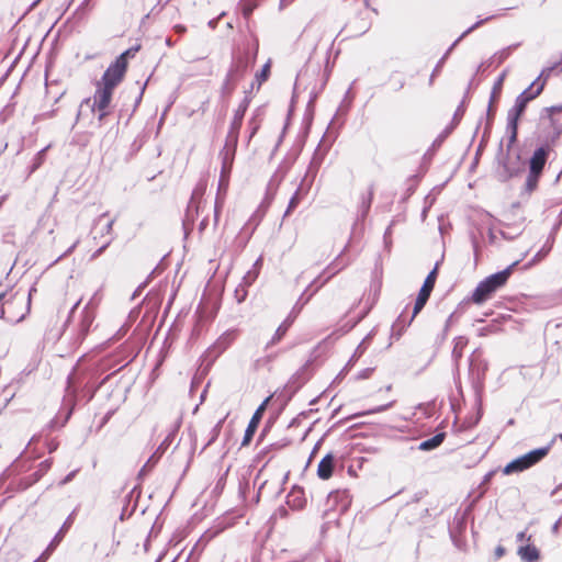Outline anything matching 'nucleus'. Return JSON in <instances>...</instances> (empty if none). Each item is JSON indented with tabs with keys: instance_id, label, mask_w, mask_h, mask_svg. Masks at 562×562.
Segmentation results:
<instances>
[{
	"instance_id": "f257e3e1",
	"label": "nucleus",
	"mask_w": 562,
	"mask_h": 562,
	"mask_svg": "<svg viewBox=\"0 0 562 562\" xmlns=\"http://www.w3.org/2000/svg\"><path fill=\"white\" fill-rule=\"evenodd\" d=\"M487 370L488 363L483 358L482 351L480 349H475L469 358V379L474 391L477 412L473 419L465 420L468 428L476 426L483 416L482 395Z\"/></svg>"
},
{
	"instance_id": "f03ea898",
	"label": "nucleus",
	"mask_w": 562,
	"mask_h": 562,
	"mask_svg": "<svg viewBox=\"0 0 562 562\" xmlns=\"http://www.w3.org/2000/svg\"><path fill=\"white\" fill-rule=\"evenodd\" d=\"M540 76L526 88L515 101V105L507 113V125L506 131L508 134L507 149L516 143L518 136V123L524 114L527 104L538 97L544 87V81H540Z\"/></svg>"
},
{
	"instance_id": "7ed1b4c3",
	"label": "nucleus",
	"mask_w": 562,
	"mask_h": 562,
	"mask_svg": "<svg viewBox=\"0 0 562 562\" xmlns=\"http://www.w3.org/2000/svg\"><path fill=\"white\" fill-rule=\"evenodd\" d=\"M99 378V370L94 364H82L81 359L72 368L66 381V398L74 407L79 400V391L90 387V384Z\"/></svg>"
},
{
	"instance_id": "20e7f679",
	"label": "nucleus",
	"mask_w": 562,
	"mask_h": 562,
	"mask_svg": "<svg viewBox=\"0 0 562 562\" xmlns=\"http://www.w3.org/2000/svg\"><path fill=\"white\" fill-rule=\"evenodd\" d=\"M517 263L518 261H515L504 270L495 272L480 281L470 297L471 302L481 305L490 300L497 290L507 283L513 269Z\"/></svg>"
},
{
	"instance_id": "39448f33",
	"label": "nucleus",
	"mask_w": 562,
	"mask_h": 562,
	"mask_svg": "<svg viewBox=\"0 0 562 562\" xmlns=\"http://www.w3.org/2000/svg\"><path fill=\"white\" fill-rule=\"evenodd\" d=\"M335 272H331L329 276H327L324 280L321 281V276L317 277L313 282L305 289L301 297L299 299L297 303L291 311V313L288 315V317L281 323V325L277 328L274 335L272 336L271 340L267 344V348L270 346H273L278 344L283 336L286 334L293 322L295 321L300 308L306 304L310 299L318 291L319 288H322L333 276Z\"/></svg>"
},
{
	"instance_id": "423d86ee",
	"label": "nucleus",
	"mask_w": 562,
	"mask_h": 562,
	"mask_svg": "<svg viewBox=\"0 0 562 562\" xmlns=\"http://www.w3.org/2000/svg\"><path fill=\"white\" fill-rule=\"evenodd\" d=\"M438 269H439V262H436L435 267L427 274V277L417 294V297L415 300L411 319L407 323H405L402 319V315H401L396 319V322L393 324V329L400 327L397 336L402 335V331L412 323V321L417 316V314L420 313V311L425 307V305L428 302L430 294L435 288L436 280L438 278Z\"/></svg>"
},
{
	"instance_id": "0eeeda50",
	"label": "nucleus",
	"mask_w": 562,
	"mask_h": 562,
	"mask_svg": "<svg viewBox=\"0 0 562 562\" xmlns=\"http://www.w3.org/2000/svg\"><path fill=\"white\" fill-rule=\"evenodd\" d=\"M554 440H552L548 446L533 449L524 456H520L510 462H508L505 468L503 469L504 474H513V473H519L522 472L538 462H540L550 451L552 443Z\"/></svg>"
},
{
	"instance_id": "6e6552de",
	"label": "nucleus",
	"mask_w": 562,
	"mask_h": 562,
	"mask_svg": "<svg viewBox=\"0 0 562 562\" xmlns=\"http://www.w3.org/2000/svg\"><path fill=\"white\" fill-rule=\"evenodd\" d=\"M308 379L310 375L307 374L306 366H303L290 378L288 383L278 394V398L283 401V406L292 400L295 393L308 381Z\"/></svg>"
},
{
	"instance_id": "1a4fd4ad",
	"label": "nucleus",
	"mask_w": 562,
	"mask_h": 562,
	"mask_svg": "<svg viewBox=\"0 0 562 562\" xmlns=\"http://www.w3.org/2000/svg\"><path fill=\"white\" fill-rule=\"evenodd\" d=\"M126 70L127 67L124 65L123 58H115L105 69L98 83L115 89L123 81Z\"/></svg>"
},
{
	"instance_id": "9d476101",
	"label": "nucleus",
	"mask_w": 562,
	"mask_h": 562,
	"mask_svg": "<svg viewBox=\"0 0 562 562\" xmlns=\"http://www.w3.org/2000/svg\"><path fill=\"white\" fill-rule=\"evenodd\" d=\"M113 92L114 89L97 83V89L92 97V103L91 98H87L81 103V106L87 104L91 106L92 112L106 110L111 104Z\"/></svg>"
},
{
	"instance_id": "9b49d317",
	"label": "nucleus",
	"mask_w": 562,
	"mask_h": 562,
	"mask_svg": "<svg viewBox=\"0 0 562 562\" xmlns=\"http://www.w3.org/2000/svg\"><path fill=\"white\" fill-rule=\"evenodd\" d=\"M52 464H53L52 459H46V460L42 461L38 464V468L34 473H32L27 477L20 479L15 483L14 487L12 485H10L8 487V492L14 493V492H22V491L27 490L29 487H31L33 484H35L36 482H38L41 480V477L50 469Z\"/></svg>"
},
{
	"instance_id": "f8f14e48",
	"label": "nucleus",
	"mask_w": 562,
	"mask_h": 562,
	"mask_svg": "<svg viewBox=\"0 0 562 562\" xmlns=\"http://www.w3.org/2000/svg\"><path fill=\"white\" fill-rule=\"evenodd\" d=\"M270 398H271V396H268L267 398H265V401L257 407V409L252 414V416L247 425V428L245 430L243 440H241L243 447H246L251 442V440L258 429V426L262 419L263 413L266 411L267 404L270 401Z\"/></svg>"
},
{
	"instance_id": "ddd939ff",
	"label": "nucleus",
	"mask_w": 562,
	"mask_h": 562,
	"mask_svg": "<svg viewBox=\"0 0 562 562\" xmlns=\"http://www.w3.org/2000/svg\"><path fill=\"white\" fill-rule=\"evenodd\" d=\"M496 175L501 182H506L509 179L519 176L524 171V166L520 162V156L517 155L516 161H508L506 159L499 160Z\"/></svg>"
},
{
	"instance_id": "4468645a",
	"label": "nucleus",
	"mask_w": 562,
	"mask_h": 562,
	"mask_svg": "<svg viewBox=\"0 0 562 562\" xmlns=\"http://www.w3.org/2000/svg\"><path fill=\"white\" fill-rule=\"evenodd\" d=\"M202 198V192H199L198 190H194L192 192V195H191V199L188 203V206H187V210H186V214H184V218H183V228H184V232L186 234H188V232L192 228L194 222H195V218L198 217L199 215V209H200V205H199V199Z\"/></svg>"
},
{
	"instance_id": "2eb2a0df",
	"label": "nucleus",
	"mask_w": 562,
	"mask_h": 562,
	"mask_svg": "<svg viewBox=\"0 0 562 562\" xmlns=\"http://www.w3.org/2000/svg\"><path fill=\"white\" fill-rule=\"evenodd\" d=\"M551 148L548 144H542L532 153L528 169L542 173L548 161Z\"/></svg>"
},
{
	"instance_id": "dca6fc26",
	"label": "nucleus",
	"mask_w": 562,
	"mask_h": 562,
	"mask_svg": "<svg viewBox=\"0 0 562 562\" xmlns=\"http://www.w3.org/2000/svg\"><path fill=\"white\" fill-rule=\"evenodd\" d=\"M232 338L229 334L222 335L207 350L204 352V361L212 364L231 345Z\"/></svg>"
},
{
	"instance_id": "f3484780",
	"label": "nucleus",
	"mask_w": 562,
	"mask_h": 562,
	"mask_svg": "<svg viewBox=\"0 0 562 562\" xmlns=\"http://www.w3.org/2000/svg\"><path fill=\"white\" fill-rule=\"evenodd\" d=\"M373 337V331H370L358 345L356 348L353 355L350 357L346 366L342 368V370L339 372V374L336 376V379H342L348 371L355 366V363L358 361V359L367 350L369 344L371 342V339Z\"/></svg>"
},
{
	"instance_id": "a211bd4d",
	"label": "nucleus",
	"mask_w": 562,
	"mask_h": 562,
	"mask_svg": "<svg viewBox=\"0 0 562 562\" xmlns=\"http://www.w3.org/2000/svg\"><path fill=\"white\" fill-rule=\"evenodd\" d=\"M97 296V293H94V295L92 296V299L90 300V302L83 307L82 312H81V315H80V324H79V331H80V336L82 338H85L89 330H90V327L94 321V312H93V307H94V297Z\"/></svg>"
},
{
	"instance_id": "6ab92c4d",
	"label": "nucleus",
	"mask_w": 562,
	"mask_h": 562,
	"mask_svg": "<svg viewBox=\"0 0 562 562\" xmlns=\"http://www.w3.org/2000/svg\"><path fill=\"white\" fill-rule=\"evenodd\" d=\"M325 158V153H322L319 146L315 149L313 157L307 167L306 173L304 176L303 183L308 182L307 186L311 187L313 181L316 178L319 167L322 166Z\"/></svg>"
},
{
	"instance_id": "aec40b11",
	"label": "nucleus",
	"mask_w": 562,
	"mask_h": 562,
	"mask_svg": "<svg viewBox=\"0 0 562 562\" xmlns=\"http://www.w3.org/2000/svg\"><path fill=\"white\" fill-rule=\"evenodd\" d=\"M285 503L292 509H303L306 505V497L303 487L294 485L286 495Z\"/></svg>"
},
{
	"instance_id": "412c9836",
	"label": "nucleus",
	"mask_w": 562,
	"mask_h": 562,
	"mask_svg": "<svg viewBox=\"0 0 562 562\" xmlns=\"http://www.w3.org/2000/svg\"><path fill=\"white\" fill-rule=\"evenodd\" d=\"M336 457L334 453L328 452L325 454L317 465V476L321 480H328L331 477L335 469Z\"/></svg>"
},
{
	"instance_id": "4be33fe9",
	"label": "nucleus",
	"mask_w": 562,
	"mask_h": 562,
	"mask_svg": "<svg viewBox=\"0 0 562 562\" xmlns=\"http://www.w3.org/2000/svg\"><path fill=\"white\" fill-rule=\"evenodd\" d=\"M247 67H248L247 58H245V57L237 58V60H235L231 65L225 79L231 80L233 83L236 85L238 82V80L244 76Z\"/></svg>"
},
{
	"instance_id": "5701e85b",
	"label": "nucleus",
	"mask_w": 562,
	"mask_h": 562,
	"mask_svg": "<svg viewBox=\"0 0 562 562\" xmlns=\"http://www.w3.org/2000/svg\"><path fill=\"white\" fill-rule=\"evenodd\" d=\"M250 101H251L250 95L246 94L245 98L239 103L238 108L236 109L229 126H232L234 128H239V130L241 128L243 121H244L245 114L248 110V106L250 104Z\"/></svg>"
},
{
	"instance_id": "b1692460",
	"label": "nucleus",
	"mask_w": 562,
	"mask_h": 562,
	"mask_svg": "<svg viewBox=\"0 0 562 562\" xmlns=\"http://www.w3.org/2000/svg\"><path fill=\"white\" fill-rule=\"evenodd\" d=\"M239 132H240L239 128H234V127L229 126L227 135H226V139H225V145H224L223 149L221 150L222 154H231L232 156L235 157L237 144H238Z\"/></svg>"
},
{
	"instance_id": "393cba45",
	"label": "nucleus",
	"mask_w": 562,
	"mask_h": 562,
	"mask_svg": "<svg viewBox=\"0 0 562 562\" xmlns=\"http://www.w3.org/2000/svg\"><path fill=\"white\" fill-rule=\"evenodd\" d=\"M307 183L308 182L303 183V180L301 181V184L297 187L289 201L288 207L283 215L284 217L291 214V212L300 204L303 196L308 192L311 187H308Z\"/></svg>"
},
{
	"instance_id": "a878e982",
	"label": "nucleus",
	"mask_w": 562,
	"mask_h": 562,
	"mask_svg": "<svg viewBox=\"0 0 562 562\" xmlns=\"http://www.w3.org/2000/svg\"><path fill=\"white\" fill-rule=\"evenodd\" d=\"M517 554L524 562H538L540 559V551L533 544H526L519 547Z\"/></svg>"
},
{
	"instance_id": "bb28decb",
	"label": "nucleus",
	"mask_w": 562,
	"mask_h": 562,
	"mask_svg": "<svg viewBox=\"0 0 562 562\" xmlns=\"http://www.w3.org/2000/svg\"><path fill=\"white\" fill-rule=\"evenodd\" d=\"M469 339L465 336H458L453 339V348L451 352V358L456 364V368H459V362L463 356V349L468 345Z\"/></svg>"
},
{
	"instance_id": "cd10ccee",
	"label": "nucleus",
	"mask_w": 562,
	"mask_h": 562,
	"mask_svg": "<svg viewBox=\"0 0 562 562\" xmlns=\"http://www.w3.org/2000/svg\"><path fill=\"white\" fill-rule=\"evenodd\" d=\"M373 194H374L373 186H370L368 194L361 196L358 221L362 222L368 216L370 209H371L372 201H373Z\"/></svg>"
},
{
	"instance_id": "c85d7f7f",
	"label": "nucleus",
	"mask_w": 562,
	"mask_h": 562,
	"mask_svg": "<svg viewBox=\"0 0 562 562\" xmlns=\"http://www.w3.org/2000/svg\"><path fill=\"white\" fill-rule=\"evenodd\" d=\"M446 432H438L429 439H426L419 443L417 449L422 451H432L440 447L445 441Z\"/></svg>"
},
{
	"instance_id": "c756f323",
	"label": "nucleus",
	"mask_w": 562,
	"mask_h": 562,
	"mask_svg": "<svg viewBox=\"0 0 562 562\" xmlns=\"http://www.w3.org/2000/svg\"><path fill=\"white\" fill-rule=\"evenodd\" d=\"M495 15H490L485 19H482V20H479L477 22H475L473 25H471L469 29H467L451 45L450 47L447 49V52L445 53L443 55V58H447L449 56V54L456 48V46L465 37L468 36L470 33H472L474 30H476L477 27H480L481 25H483L485 22L494 19Z\"/></svg>"
},
{
	"instance_id": "7c9ffc66",
	"label": "nucleus",
	"mask_w": 562,
	"mask_h": 562,
	"mask_svg": "<svg viewBox=\"0 0 562 562\" xmlns=\"http://www.w3.org/2000/svg\"><path fill=\"white\" fill-rule=\"evenodd\" d=\"M220 157L222 159L221 184H227L235 157L231 154L222 153H220Z\"/></svg>"
},
{
	"instance_id": "2f4dec72",
	"label": "nucleus",
	"mask_w": 562,
	"mask_h": 562,
	"mask_svg": "<svg viewBox=\"0 0 562 562\" xmlns=\"http://www.w3.org/2000/svg\"><path fill=\"white\" fill-rule=\"evenodd\" d=\"M72 524H74V514H70L66 518V520L64 521V524L61 525L59 530L56 532L55 537L53 538L52 542L49 543V547L57 546L64 539L65 535L67 533V531L69 530V528L71 527Z\"/></svg>"
},
{
	"instance_id": "473e14b6",
	"label": "nucleus",
	"mask_w": 562,
	"mask_h": 562,
	"mask_svg": "<svg viewBox=\"0 0 562 562\" xmlns=\"http://www.w3.org/2000/svg\"><path fill=\"white\" fill-rule=\"evenodd\" d=\"M49 147L50 145H47L46 147L42 148L40 151L36 153L32 160V164L29 167L27 177L34 173L44 164L46 159V153L49 149Z\"/></svg>"
},
{
	"instance_id": "72a5a7b5",
	"label": "nucleus",
	"mask_w": 562,
	"mask_h": 562,
	"mask_svg": "<svg viewBox=\"0 0 562 562\" xmlns=\"http://www.w3.org/2000/svg\"><path fill=\"white\" fill-rule=\"evenodd\" d=\"M519 45L520 43H516L501 49L491 57V61L496 63L497 66L503 64Z\"/></svg>"
},
{
	"instance_id": "f704fd0d",
	"label": "nucleus",
	"mask_w": 562,
	"mask_h": 562,
	"mask_svg": "<svg viewBox=\"0 0 562 562\" xmlns=\"http://www.w3.org/2000/svg\"><path fill=\"white\" fill-rule=\"evenodd\" d=\"M108 379H109V375L105 376L100 382H97V380L93 381L90 384V387L86 389L85 391H79V396H82L87 403L92 401V398L95 396L99 389L106 382Z\"/></svg>"
},
{
	"instance_id": "c9c22d12",
	"label": "nucleus",
	"mask_w": 562,
	"mask_h": 562,
	"mask_svg": "<svg viewBox=\"0 0 562 562\" xmlns=\"http://www.w3.org/2000/svg\"><path fill=\"white\" fill-rule=\"evenodd\" d=\"M93 9L91 0H82L78 8L74 12V18L77 21H83L87 19L89 12Z\"/></svg>"
},
{
	"instance_id": "e433bc0d",
	"label": "nucleus",
	"mask_w": 562,
	"mask_h": 562,
	"mask_svg": "<svg viewBox=\"0 0 562 562\" xmlns=\"http://www.w3.org/2000/svg\"><path fill=\"white\" fill-rule=\"evenodd\" d=\"M328 502H341V510H346L350 504L349 494L347 491H335L328 495Z\"/></svg>"
},
{
	"instance_id": "4c0bfd02",
	"label": "nucleus",
	"mask_w": 562,
	"mask_h": 562,
	"mask_svg": "<svg viewBox=\"0 0 562 562\" xmlns=\"http://www.w3.org/2000/svg\"><path fill=\"white\" fill-rule=\"evenodd\" d=\"M542 173L540 172H537V171H533V170H528V176H527V179H526V183H525V191L527 193H531L533 192L537 187H538V182L541 178Z\"/></svg>"
},
{
	"instance_id": "58836bf2",
	"label": "nucleus",
	"mask_w": 562,
	"mask_h": 562,
	"mask_svg": "<svg viewBox=\"0 0 562 562\" xmlns=\"http://www.w3.org/2000/svg\"><path fill=\"white\" fill-rule=\"evenodd\" d=\"M555 237L553 235H549L547 238L544 245L541 247V249L535 255L533 261H540L544 257L548 256V254L552 250L553 244H554Z\"/></svg>"
},
{
	"instance_id": "ea45409f",
	"label": "nucleus",
	"mask_w": 562,
	"mask_h": 562,
	"mask_svg": "<svg viewBox=\"0 0 562 562\" xmlns=\"http://www.w3.org/2000/svg\"><path fill=\"white\" fill-rule=\"evenodd\" d=\"M224 422H225V417L220 419L214 425V427L211 429L210 435H209V439H207L206 443L204 445L202 451L205 450L207 447H210L212 443H214L216 441V439L218 438V436H220V434L222 431Z\"/></svg>"
},
{
	"instance_id": "a19ab883",
	"label": "nucleus",
	"mask_w": 562,
	"mask_h": 562,
	"mask_svg": "<svg viewBox=\"0 0 562 562\" xmlns=\"http://www.w3.org/2000/svg\"><path fill=\"white\" fill-rule=\"evenodd\" d=\"M505 77H506V71L501 74L499 77L494 82V86L492 88L491 95H490L491 103L497 102V100L499 99Z\"/></svg>"
},
{
	"instance_id": "79ce46f5",
	"label": "nucleus",
	"mask_w": 562,
	"mask_h": 562,
	"mask_svg": "<svg viewBox=\"0 0 562 562\" xmlns=\"http://www.w3.org/2000/svg\"><path fill=\"white\" fill-rule=\"evenodd\" d=\"M394 403H395L394 401H391L387 404L373 407L371 409H368L367 412L355 414V415H352L350 417L345 418L344 420H348V419L355 418L357 416L372 415V414H378V413L385 412V411L390 409L394 405Z\"/></svg>"
},
{
	"instance_id": "37998d69",
	"label": "nucleus",
	"mask_w": 562,
	"mask_h": 562,
	"mask_svg": "<svg viewBox=\"0 0 562 562\" xmlns=\"http://www.w3.org/2000/svg\"><path fill=\"white\" fill-rule=\"evenodd\" d=\"M257 5L258 4L255 0H241L239 3V8L244 18L248 19L252 14Z\"/></svg>"
},
{
	"instance_id": "c03bdc74",
	"label": "nucleus",
	"mask_w": 562,
	"mask_h": 562,
	"mask_svg": "<svg viewBox=\"0 0 562 562\" xmlns=\"http://www.w3.org/2000/svg\"><path fill=\"white\" fill-rule=\"evenodd\" d=\"M178 427L179 425H177V427L168 434V436L165 438V440L159 445V447L156 449L155 451V454H159V456H162L165 453V451L167 450V448L170 446V443L172 442L175 436H176V432L178 430Z\"/></svg>"
},
{
	"instance_id": "a18cd8bd",
	"label": "nucleus",
	"mask_w": 562,
	"mask_h": 562,
	"mask_svg": "<svg viewBox=\"0 0 562 562\" xmlns=\"http://www.w3.org/2000/svg\"><path fill=\"white\" fill-rule=\"evenodd\" d=\"M468 98V93H465L463 100L461 101V103L458 105L454 114H453V117H452V122L450 125H453V128L460 123L462 116L464 115L465 113V100Z\"/></svg>"
},
{
	"instance_id": "49530a36",
	"label": "nucleus",
	"mask_w": 562,
	"mask_h": 562,
	"mask_svg": "<svg viewBox=\"0 0 562 562\" xmlns=\"http://www.w3.org/2000/svg\"><path fill=\"white\" fill-rule=\"evenodd\" d=\"M560 112H562V104L548 106L542 110L541 117L547 116L550 121V125H554L555 120L553 119V115Z\"/></svg>"
},
{
	"instance_id": "de8ad7c7",
	"label": "nucleus",
	"mask_w": 562,
	"mask_h": 562,
	"mask_svg": "<svg viewBox=\"0 0 562 562\" xmlns=\"http://www.w3.org/2000/svg\"><path fill=\"white\" fill-rule=\"evenodd\" d=\"M227 184H221V180L218 181V192H221L222 190H226L227 189ZM223 205V200L220 198V193H217V196H216V200H215V206H214V224L216 225L217 222H218V217H220V210Z\"/></svg>"
},
{
	"instance_id": "09e8293b",
	"label": "nucleus",
	"mask_w": 562,
	"mask_h": 562,
	"mask_svg": "<svg viewBox=\"0 0 562 562\" xmlns=\"http://www.w3.org/2000/svg\"><path fill=\"white\" fill-rule=\"evenodd\" d=\"M494 103L495 102H492V103H491V101L488 102V106H487V110H486V126H485V130H484V134H488L490 133V130H491L493 121H494V116H495V113H496V108L494 106Z\"/></svg>"
},
{
	"instance_id": "8fccbe9b",
	"label": "nucleus",
	"mask_w": 562,
	"mask_h": 562,
	"mask_svg": "<svg viewBox=\"0 0 562 562\" xmlns=\"http://www.w3.org/2000/svg\"><path fill=\"white\" fill-rule=\"evenodd\" d=\"M259 272L258 270H249L245 273V276L241 279V282L239 285H244V288L248 289L258 278Z\"/></svg>"
},
{
	"instance_id": "3c124183",
	"label": "nucleus",
	"mask_w": 562,
	"mask_h": 562,
	"mask_svg": "<svg viewBox=\"0 0 562 562\" xmlns=\"http://www.w3.org/2000/svg\"><path fill=\"white\" fill-rule=\"evenodd\" d=\"M139 49H140V45L132 46V47L127 48L126 50H124L122 54H120L116 58H123L124 65L127 67L128 59L133 58Z\"/></svg>"
},
{
	"instance_id": "603ef678",
	"label": "nucleus",
	"mask_w": 562,
	"mask_h": 562,
	"mask_svg": "<svg viewBox=\"0 0 562 562\" xmlns=\"http://www.w3.org/2000/svg\"><path fill=\"white\" fill-rule=\"evenodd\" d=\"M453 131V125H449L447 126L439 135L438 137L434 140L431 147L434 149L438 148L441 146V144L443 143V140L448 137V135Z\"/></svg>"
},
{
	"instance_id": "864d4df0",
	"label": "nucleus",
	"mask_w": 562,
	"mask_h": 562,
	"mask_svg": "<svg viewBox=\"0 0 562 562\" xmlns=\"http://www.w3.org/2000/svg\"><path fill=\"white\" fill-rule=\"evenodd\" d=\"M161 458V456L159 454H155V452L149 457V459L147 460V462L143 465V468L140 469L139 471V474L138 475H143L144 473H146L147 471H150L155 464L158 462V460Z\"/></svg>"
},
{
	"instance_id": "5fc2aeb1",
	"label": "nucleus",
	"mask_w": 562,
	"mask_h": 562,
	"mask_svg": "<svg viewBox=\"0 0 562 562\" xmlns=\"http://www.w3.org/2000/svg\"><path fill=\"white\" fill-rule=\"evenodd\" d=\"M248 295V289L244 288V285H237L234 291V297L238 304L243 303Z\"/></svg>"
},
{
	"instance_id": "6e6d98bb",
	"label": "nucleus",
	"mask_w": 562,
	"mask_h": 562,
	"mask_svg": "<svg viewBox=\"0 0 562 562\" xmlns=\"http://www.w3.org/2000/svg\"><path fill=\"white\" fill-rule=\"evenodd\" d=\"M270 75V65L265 64L261 68V70L256 75V79L258 80L259 85L268 79Z\"/></svg>"
},
{
	"instance_id": "4d7b16f0",
	"label": "nucleus",
	"mask_w": 562,
	"mask_h": 562,
	"mask_svg": "<svg viewBox=\"0 0 562 562\" xmlns=\"http://www.w3.org/2000/svg\"><path fill=\"white\" fill-rule=\"evenodd\" d=\"M235 86L236 85L233 83L231 80L225 79L221 89L222 94L225 97H229L233 93Z\"/></svg>"
},
{
	"instance_id": "13d9d810",
	"label": "nucleus",
	"mask_w": 562,
	"mask_h": 562,
	"mask_svg": "<svg viewBox=\"0 0 562 562\" xmlns=\"http://www.w3.org/2000/svg\"><path fill=\"white\" fill-rule=\"evenodd\" d=\"M393 224L394 222H392L385 229L384 232V235H383V241H384V246L386 249H390L391 245H392V227H393Z\"/></svg>"
},
{
	"instance_id": "bf43d9fd",
	"label": "nucleus",
	"mask_w": 562,
	"mask_h": 562,
	"mask_svg": "<svg viewBox=\"0 0 562 562\" xmlns=\"http://www.w3.org/2000/svg\"><path fill=\"white\" fill-rule=\"evenodd\" d=\"M289 516V510L286 509L285 506H279L277 508V510L273 513V515L271 516L272 519H277V518H286Z\"/></svg>"
},
{
	"instance_id": "052dcab7",
	"label": "nucleus",
	"mask_w": 562,
	"mask_h": 562,
	"mask_svg": "<svg viewBox=\"0 0 562 562\" xmlns=\"http://www.w3.org/2000/svg\"><path fill=\"white\" fill-rule=\"evenodd\" d=\"M560 139L559 132H552L546 137L544 144H548L550 147L554 146Z\"/></svg>"
},
{
	"instance_id": "680f3d73",
	"label": "nucleus",
	"mask_w": 562,
	"mask_h": 562,
	"mask_svg": "<svg viewBox=\"0 0 562 562\" xmlns=\"http://www.w3.org/2000/svg\"><path fill=\"white\" fill-rule=\"evenodd\" d=\"M373 368H366L363 370H361L357 376H356V380H364V379H369L371 376V374L373 373Z\"/></svg>"
},
{
	"instance_id": "e2e57ef3",
	"label": "nucleus",
	"mask_w": 562,
	"mask_h": 562,
	"mask_svg": "<svg viewBox=\"0 0 562 562\" xmlns=\"http://www.w3.org/2000/svg\"><path fill=\"white\" fill-rule=\"evenodd\" d=\"M454 314L456 313H451L449 315V317L447 318V321H446V324H445V327H443V330H442V340H445L446 337H447L448 330H449L450 326L452 325Z\"/></svg>"
},
{
	"instance_id": "0e129e2a",
	"label": "nucleus",
	"mask_w": 562,
	"mask_h": 562,
	"mask_svg": "<svg viewBox=\"0 0 562 562\" xmlns=\"http://www.w3.org/2000/svg\"><path fill=\"white\" fill-rule=\"evenodd\" d=\"M136 506H137V503H136V502L134 503V505H133V507H132V509H131V510H128V509H127V507H126V506H124V507H123V509H122V513H121V515H120V519H121V520H124L125 518L131 517V516H132V514L134 513V510H135Z\"/></svg>"
},
{
	"instance_id": "69168bd1",
	"label": "nucleus",
	"mask_w": 562,
	"mask_h": 562,
	"mask_svg": "<svg viewBox=\"0 0 562 562\" xmlns=\"http://www.w3.org/2000/svg\"><path fill=\"white\" fill-rule=\"evenodd\" d=\"M78 244H79V240H76V241H75L70 247H68V249H67L64 254H61V255L57 258V260H56V261L60 260V259H61V258H64V257L69 256V255H70V254L76 249V247L78 246Z\"/></svg>"
},
{
	"instance_id": "338daca9",
	"label": "nucleus",
	"mask_w": 562,
	"mask_h": 562,
	"mask_svg": "<svg viewBox=\"0 0 562 562\" xmlns=\"http://www.w3.org/2000/svg\"><path fill=\"white\" fill-rule=\"evenodd\" d=\"M561 224H562V209H561V212H560V214H559V220H558V222L553 225V227H552V231H551L550 235H553V236L555 237V235H557L558 231L560 229Z\"/></svg>"
},
{
	"instance_id": "774afa93",
	"label": "nucleus",
	"mask_w": 562,
	"mask_h": 562,
	"mask_svg": "<svg viewBox=\"0 0 562 562\" xmlns=\"http://www.w3.org/2000/svg\"><path fill=\"white\" fill-rule=\"evenodd\" d=\"M506 553V549L503 546H497L494 551V557L496 560L503 558Z\"/></svg>"
}]
</instances>
